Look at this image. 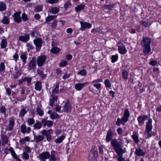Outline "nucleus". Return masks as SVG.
<instances>
[{"instance_id": "nucleus-5", "label": "nucleus", "mask_w": 161, "mask_h": 161, "mask_svg": "<svg viewBox=\"0 0 161 161\" xmlns=\"http://www.w3.org/2000/svg\"><path fill=\"white\" fill-rule=\"evenodd\" d=\"M33 42L36 46V50L39 51L40 50V48L42 46V40L40 38H37L34 39L33 40Z\"/></svg>"}, {"instance_id": "nucleus-47", "label": "nucleus", "mask_w": 161, "mask_h": 161, "mask_svg": "<svg viewBox=\"0 0 161 161\" xmlns=\"http://www.w3.org/2000/svg\"><path fill=\"white\" fill-rule=\"evenodd\" d=\"M114 7V5L113 4L104 5V8L109 10H112Z\"/></svg>"}, {"instance_id": "nucleus-13", "label": "nucleus", "mask_w": 161, "mask_h": 161, "mask_svg": "<svg viewBox=\"0 0 161 161\" xmlns=\"http://www.w3.org/2000/svg\"><path fill=\"white\" fill-rule=\"evenodd\" d=\"M21 12H16L14 14V19L15 22L17 23L21 22V19L20 16Z\"/></svg>"}, {"instance_id": "nucleus-45", "label": "nucleus", "mask_w": 161, "mask_h": 161, "mask_svg": "<svg viewBox=\"0 0 161 161\" xmlns=\"http://www.w3.org/2000/svg\"><path fill=\"white\" fill-rule=\"evenodd\" d=\"M31 79L32 78H31L25 77L21 80V83L24 81H26L28 84H30L31 82Z\"/></svg>"}, {"instance_id": "nucleus-23", "label": "nucleus", "mask_w": 161, "mask_h": 161, "mask_svg": "<svg viewBox=\"0 0 161 161\" xmlns=\"http://www.w3.org/2000/svg\"><path fill=\"white\" fill-rule=\"evenodd\" d=\"M135 153L138 156H143L145 154V153L143 152L140 148H137L136 149Z\"/></svg>"}, {"instance_id": "nucleus-58", "label": "nucleus", "mask_w": 161, "mask_h": 161, "mask_svg": "<svg viewBox=\"0 0 161 161\" xmlns=\"http://www.w3.org/2000/svg\"><path fill=\"white\" fill-rule=\"evenodd\" d=\"M5 65L2 62L0 64V71H3L5 69Z\"/></svg>"}, {"instance_id": "nucleus-35", "label": "nucleus", "mask_w": 161, "mask_h": 161, "mask_svg": "<svg viewBox=\"0 0 161 161\" xmlns=\"http://www.w3.org/2000/svg\"><path fill=\"white\" fill-rule=\"evenodd\" d=\"M60 50L59 48L54 47H53L50 51L51 52L53 53H57L60 52Z\"/></svg>"}, {"instance_id": "nucleus-59", "label": "nucleus", "mask_w": 161, "mask_h": 161, "mask_svg": "<svg viewBox=\"0 0 161 161\" xmlns=\"http://www.w3.org/2000/svg\"><path fill=\"white\" fill-rule=\"evenodd\" d=\"M23 158L26 159H28L29 158V154L26 152H24L23 154Z\"/></svg>"}, {"instance_id": "nucleus-51", "label": "nucleus", "mask_w": 161, "mask_h": 161, "mask_svg": "<svg viewBox=\"0 0 161 161\" xmlns=\"http://www.w3.org/2000/svg\"><path fill=\"white\" fill-rule=\"evenodd\" d=\"M67 64V62L65 60H62L59 64L60 67H63L65 66Z\"/></svg>"}, {"instance_id": "nucleus-62", "label": "nucleus", "mask_w": 161, "mask_h": 161, "mask_svg": "<svg viewBox=\"0 0 161 161\" xmlns=\"http://www.w3.org/2000/svg\"><path fill=\"white\" fill-rule=\"evenodd\" d=\"M6 111L5 108L4 106L1 107L0 108V111L3 113H5Z\"/></svg>"}, {"instance_id": "nucleus-60", "label": "nucleus", "mask_w": 161, "mask_h": 161, "mask_svg": "<svg viewBox=\"0 0 161 161\" xmlns=\"http://www.w3.org/2000/svg\"><path fill=\"white\" fill-rule=\"evenodd\" d=\"M71 3L69 1H67L64 5V7L65 9H67L68 7L71 5Z\"/></svg>"}, {"instance_id": "nucleus-26", "label": "nucleus", "mask_w": 161, "mask_h": 161, "mask_svg": "<svg viewBox=\"0 0 161 161\" xmlns=\"http://www.w3.org/2000/svg\"><path fill=\"white\" fill-rule=\"evenodd\" d=\"M57 99V96H51V97L50 98V101L49 103L50 105L51 106L53 105L54 101H56Z\"/></svg>"}, {"instance_id": "nucleus-8", "label": "nucleus", "mask_w": 161, "mask_h": 161, "mask_svg": "<svg viewBox=\"0 0 161 161\" xmlns=\"http://www.w3.org/2000/svg\"><path fill=\"white\" fill-rule=\"evenodd\" d=\"M36 58L33 57L31 61L29 63L28 68L29 70L31 69H34L35 68L36 66Z\"/></svg>"}, {"instance_id": "nucleus-46", "label": "nucleus", "mask_w": 161, "mask_h": 161, "mask_svg": "<svg viewBox=\"0 0 161 161\" xmlns=\"http://www.w3.org/2000/svg\"><path fill=\"white\" fill-rule=\"evenodd\" d=\"M36 111L37 113V114H38L39 116H42L44 112L42 110L41 108H40L39 107H37Z\"/></svg>"}, {"instance_id": "nucleus-53", "label": "nucleus", "mask_w": 161, "mask_h": 161, "mask_svg": "<svg viewBox=\"0 0 161 161\" xmlns=\"http://www.w3.org/2000/svg\"><path fill=\"white\" fill-rule=\"evenodd\" d=\"M21 131L23 133L26 132V126L25 125H23L21 127Z\"/></svg>"}, {"instance_id": "nucleus-54", "label": "nucleus", "mask_w": 161, "mask_h": 161, "mask_svg": "<svg viewBox=\"0 0 161 161\" xmlns=\"http://www.w3.org/2000/svg\"><path fill=\"white\" fill-rule=\"evenodd\" d=\"M22 17L24 21H26L28 20L29 19L27 17V15L25 13H23L22 14Z\"/></svg>"}, {"instance_id": "nucleus-6", "label": "nucleus", "mask_w": 161, "mask_h": 161, "mask_svg": "<svg viewBox=\"0 0 161 161\" xmlns=\"http://www.w3.org/2000/svg\"><path fill=\"white\" fill-rule=\"evenodd\" d=\"M52 132L51 130H43L42 131V133L43 135H45L47 137V140L48 142H50L52 139V137L51 133Z\"/></svg>"}, {"instance_id": "nucleus-15", "label": "nucleus", "mask_w": 161, "mask_h": 161, "mask_svg": "<svg viewBox=\"0 0 161 161\" xmlns=\"http://www.w3.org/2000/svg\"><path fill=\"white\" fill-rule=\"evenodd\" d=\"M147 118V116L145 115L140 116L137 118V120L140 125H142L144 124V121Z\"/></svg>"}, {"instance_id": "nucleus-40", "label": "nucleus", "mask_w": 161, "mask_h": 161, "mask_svg": "<svg viewBox=\"0 0 161 161\" xmlns=\"http://www.w3.org/2000/svg\"><path fill=\"white\" fill-rule=\"evenodd\" d=\"M34 129H39L41 127L42 124L40 122H38L34 125Z\"/></svg>"}, {"instance_id": "nucleus-7", "label": "nucleus", "mask_w": 161, "mask_h": 161, "mask_svg": "<svg viewBox=\"0 0 161 161\" xmlns=\"http://www.w3.org/2000/svg\"><path fill=\"white\" fill-rule=\"evenodd\" d=\"M46 60V57L45 55H42L38 57L37 61L38 66H42Z\"/></svg>"}, {"instance_id": "nucleus-56", "label": "nucleus", "mask_w": 161, "mask_h": 161, "mask_svg": "<svg viewBox=\"0 0 161 161\" xmlns=\"http://www.w3.org/2000/svg\"><path fill=\"white\" fill-rule=\"evenodd\" d=\"M59 0H46V2L47 3L53 4L56 3Z\"/></svg>"}, {"instance_id": "nucleus-4", "label": "nucleus", "mask_w": 161, "mask_h": 161, "mask_svg": "<svg viewBox=\"0 0 161 161\" xmlns=\"http://www.w3.org/2000/svg\"><path fill=\"white\" fill-rule=\"evenodd\" d=\"M129 116L130 113L129 110L128 109H126L125 110L123 117L121 119L118 118L116 124L118 126H119L120 123L123 125H125V122L128 121Z\"/></svg>"}, {"instance_id": "nucleus-50", "label": "nucleus", "mask_w": 161, "mask_h": 161, "mask_svg": "<svg viewBox=\"0 0 161 161\" xmlns=\"http://www.w3.org/2000/svg\"><path fill=\"white\" fill-rule=\"evenodd\" d=\"M29 125H33L34 123L35 120L33 118H29L27 121Z\"/></svg>"}, {"instance_id": "nucleus-20", "label": "nucleus", "mask_w": 161, "mask_h": 161, "mask_svg": "<svg viewBox=\"0 0 161 161\" xmlns=\"http://www.w3.org/2000/svg\"><path fill=\"white\" fill-rule=\"evenodd\" d=\"M14 125V120L12 119H10L9 120V124L7 126L8 130H11L13 129Z\"/></svg>"}, {"instance_id": "nucleus-22", "label": "nucleus", "mask_w": 161, "mask_h": 161, "mask_svg": "<svg viewBox=\"0 0 161 161\" xmlns=\"http://www.w3.org/2000/svg\"><path fill=\"white\" fill-rule=\"evenodd\" d=\"M20 58L22 61L23 64L24 65L26 63V60L27 58V54L25 53H22L20 56Z\"/></svg>"}, {"instance_id": "nucleus-25", "label": "nucleus", "mask_w": 161, "mask_h": 161, "mask_svg": "<svg viewBox=\"0 0 161 161\" xmlns=\"http://www.w3.org/2000/svg\"><path fill=\"white\" fill-rule=\"evenodd\" d=\"M34 138L35 142L37 143L42 141L44 139V137L42 136H35Z\"/></svg>"}, {"instance_id": "nucleus-18", "label": "nucleus", "mask_w": 161, "mask_h": 161, "mask_svg": "<svg viewBox=\"0 0 161 161\" xmlns=\"http://www.w3.org/2000/svg\"><path fill=\"white\" fill-rule=\"evenodd\" d=\"M88 84V82H86L83 83H77L75 85V88L77 91H80L82 87L86 84Z\"/></svg>"}, {"instance_id": "nucleus-1", "label": "nucleus", "mask_w": 161, "mask_h": 161, "mask_svg": "<svg viewBox=\"0 0 161 161\" xmlns=\"http://www.w3.org/2000/svg\"><path fill=\"white\" fill-rule=\"evenodd\" d=\"M151 39L147 37H143L141 42V44L143 47V53L146 54H148L151 51L150 44Z\"/></svg>"}, {"instance_id": "nucleus-43", "label": "nucleus", "mask_w": 161, "mask_h": 161, "mask_svg": "<svg viewBox=\"0 0 161 161\" xmlns=\"http://www.w3.org/2000/svg\"><path fill=\"white\" fill-rule=\"evenodd\" d=\"M77 74L82 76H85L86 75V71L85 69H82L78 72Z\"/></svg>"}, {"instance_id": "nucleus-41", "label": "nucleus", "mask_w": 161, "mask_h": 161, "mask_svg": "<svg viewBox=\"0 0 161 161\" xmlns=\"http://www.w3.org/2000/svg\"><path fill=\"white\" fill-rule=\"evenodd\" d=\"M2 145H4L5 144H7L8 143V138L6 136H4L2 138Z\"/></svg>"}, {"instance_id": "nucleus-32", "label": "nucleus", "mask_w": 161, "mask_h": 161, "mask_svg": "<svg viewBox=\"0 0 161 161\" xmlns=\"http://www.w3.org/2000/svg\"><path fill=\"white\" fill-rule=\"evenodd\" d=\"M59 11V8L57 7H53L51 8V10L50 11V12L52 13L53 14H56L58 13Z\"/></svg>"}, {"instance_id": "nucleus-37", "label": "nucleus", "mask_w": 161, "mask_h": 161, "mask_svg": "<svg viewBox=\"0 0 161 161\" xmlns=\"http://www.w3.org/2000/svg\"><path fill=\"white\" fill-rule=\"evenodd\" d=\"M140 22L141 23V24L145 27L149 26L150 25V23L149 22L148 20H147L145 21H141Z\"/></svg>"}, {"instance_id": "nucleus-63", "label": "nucleus", "mask_w": 161, "mask_h": 161, "mask_svg": "<svg viewBox=\"0 0 161 161\" xmlns=\"http://www.w3.org/2000/svg\"><path fill=\"white\" fill-rule=\"evenodd\" d=\"M93 86L97 89H99L101 88V84L100 83L95 84L93 85Z\"/></svg>"}, {"instance_id": "nucleus-29", "label": "nucleus", "mask_w": 161, "mask_h": 161, "mask_svg": "<svg viewBox=\"0 0 161 161\" xmlns=\"http://www.w3.org/2000/svg\"><path fill=\"white\" fill-rule=\"evenodd\" d=\"M65 137L64 136H60L59 138L56 139L55 141V142L56 144H59L61 143L64 139Z\"/></svg>"}, {"instance_id": "nucleus-3", "label": "nucleus", "mask_w": 161, "mask_h": 161, "mask_svg": "<svg viewBox=\"0 0 161 161\" xmlns=\"http://www.w3.org/2000/svg\"><path fill=\"white\" fill-rule=\"evenodd\" d=\"M152 123V119H148V121L146 123L145 134V135L147 136V138H149L152 136H155L156 135V133H153V132H152L150 133L153 128Z\"/></svg>"}, {"instance_id": "nucleus-24", "label": "nucleus", "mask_w": 161, "mask_h": 161, "mask_svg": "<svg viewBox=\"0 0 161 161\" xmlns=\"http://www.w3.org/2000/svg\"><path fill=\"white\" fill-rule=\"evenodd\" d=\"M35 89L37 91H40L42 89V82L40 81H37L35 84Z\"/></svg>"}, {"instance_id": "nucleus-19", "label": "nucleus", "mask_w": 161, "mask_h": 161, "mask_svg": "<svg viewBox=\"0 0 161 161\" xmlns=\"http://www.w3.org/2000/svg\"><path fill=\"white\" fill-rule=\"evenodd\" d=\"M7 45V39L4 36L2 37V40L1 42V48H5L6 47Z\"/></svg>"}, {"instance_id": "nucleus-49", "label": "nucleus", "mask_w": 161, "mask_h": 161, "mask_svg": "<svg viewBox=\"0 0 161 161\" xmlns=\"http://www.w3.org/2000/svg\"><path fill=\"white\" fill-rule=\"evenodd\" d=\"M21 75V73L20 71H18L15 73H14L13 74V75L14 78L17 79Z\"/></svg>"}, {"instance_id": "nucleus-28", "label": "nucleus", "mask_w": 161, "mask_h": 161, "mask_svg": "<svg viewBox=\"0 0 161 161\" xmlns=\"http://www.w3.org/2000/svg\"><path fill=\"white\" fill-rule=\"evenodd\" d=\"M122 78L123 79L126 80L128 78V73L125 70H124L122 73Z\"/></svg>"}, {"instance_id": "nucleus-48", "label": "nucleus", "mask_w": 161, "mask_h": 161, "mask_svg": "<svg viewBox=\"0 0 161 161\" xmlns=\"http://www.w3.org/2000/svg\"><path fill=\"white\" fill-rule=\"evenodd\" d=\"M104 83L106 87L109 88L111 87V84L109 80H106L104 81Z\"/></svg>"}, {"instance_id": "nucleus-14", "label": "nucleus", "mask_w": 161, "mask_h": 161, "mask_svg": "<svg viewBox=\"0 0 161 161\" xmlns=\"http://www.w3.org/2000/svg\"><path fill=\"white\" fill-rule=\"evenodd\" d=\"M90 154L92 153V157L90 156L88 158L89 160L90 161H94V159L98 157V153L97 151H91L90 152ZM91 155V154H90Z\"/></svg>"}, {"instance_id": "nucleus-2", "label": "nucleus", "mask_w": 161, "mask_h": 161, "mask_svg": "<svg viewBox=\"0 0 161 161\" xmlns=\"http://www.w3.org/2000/svg\"><path fill=\"white\" fill-rule=\"evenodd\" d=\"M111 145L118 156L122 155L123 154L125 153V151L121 147V145L116 140L112 139L111 141Z\"/></svg>"}, {"instance_id": "nucleus-39", "label": "nucleus", "mask_w": 161, "mask_h": 161, "mask_svg": "<svg viewBox=\"0 0 161 161\" xmlns=\"http://www.w3.org/2000/svg\"><path fill=\"white\" fill-rule=\"evenodd\" d=\"M132 137L136 143H137L139 142L138 136L135 134H133L132 135Z\"/></svg>"}, {"instance_id": "nucleus-30", "label": "nucleus", "mask_w": 161, "mask_h": 161, "mask_svg": "<svg viewBox=\"0 0 161 161\" xmlns=\"http://www.w3.org/2000/svg\"><path fill=\"white\" fill-rule=\"evenodd\" d=\"M84 5H79L75 8V9L76 12H78L82 10H83L84 8Z\"/></svg>"}, {"instance_id": "nucleus-16", "label": "nucleus", "mask_w": 161, "mask_h": 161, "mask_svg": "<svg viewBox=\"0 0 161 161\" xmlns=\"http://www.w3.org/2000/svg\"><path fill=\"white\" fill-rule=\"evenodd\" d=\"M29 35L28 34L24 36H20L19 37V40L24 42H27L29 40Z\"/></svg>"}, {"instance_id": "nucleus-38", "label": "nucleus", "mask_w": 161, "mask_h": 161, "mask_svg": "<svg viewBox=\"0 0 161 161\" xmlns=\"http://www.w3.org/2000/svg\"><path fill=\"white\" fill-rule=\"evenodd\" d=\"M50 117L52 119H57L59 117V115L56 113L53 112L50 115Z\"/></svg>"}, {"instance_id": "nucleus-31", "label": "nucleus", "mask_w": 161, "mask_h": 161, "mask_svg": "<svg viewBox=\"0 0 161 161\" xmlns=\"http://www.w3.org/2000/svg\"><path fill=\"white\" fill-rule=\"evenodd\" d=\"M57 17L56 15H48L46 19V21L47 22H49L55 19Z\"/></svg>"}, {"instance_id": "nucleus-64", "label": "nucleus", "mask_w": 161, "mask_h": 161, "mask_svg": "<svg viewBox=\"0 0 161 161\" xmlns=\"http://www.w3.org/2000/svg\"><path fill=\"white\" fill-rule=\"evenodd\" d=\"M6 92L8 96H10L11 94V91L9 88H6Z\"/></svg>"}, {"instance_id": "nucleus-55", "label": "nucleus", "mask_w": 161, "mask_h": 161, "mask_svg": "<svg viewBox=\"0 0 161 161\" xmlns=\"http://www.w3.org/2000/svg\"><path fill=\"white\" fill-rule=\"evenodd\" d=\"M118 59V56L117 55H113L112 56V63H114Z\"/></svg>"}, {"instance_id": "nucleus-12", "label": "nucleus", "mask_w": 161, "mask_h": 161, "mask_svg": "<svg viewBox=\"0 0 161 161\" xmlns=\"http://www.w3.org/2000/svg\"><path fill=\"white\" fill-rule=\"evenodd\" d=\"M50 157V154L49 152L46 151L43 152L39 156V159H47Z\"/></svg>"}, {"instance_id": "nucleus-11", "label": "nucleus", "mask_w": 161, "mask_h": 161, "mask_svg": "<svg viewBox=\"0 0 161 161\" xmlns=\"http://www.w3.org/2000/svg\"><path fill=\"white\" fill-rule=\"evenodd\" d=\"M63 108V111L64 112H70L71 111L72 108L69 100H67Z\"/></svg>"}, {"instance_id": "nucleus-61", "label": "nucleus", "mask_w": 161, "mask_h": 161, "mask_svg": "<svg viewBox=\"0 0 161 161\" xmlns=\"http://www.w3.org/2000/svg\"><path fill=\"white\" fill-rule=\"evenodd\" d=\"M122 155L118 156L117 157L118 161H125V158L122 157Z\"/></svg>"}, {"instance_id": "nucleus-36", "label": "nucleus", "mask_w": 161, "mask_h": 161, "mask_svg": "<svg viewBox=\"0 0 161 161\" xmlns=\"http://www.w3.org/2000/svg\"><path fill=\"white\" fill-rule=\"evenodd\" d=\"M6 8L5 4L2 2H0V10L2 11L5 10Z\"/></svg>"}, {"instance_id": "nucleus-33", "label": "nucleus", "mask_w": 161, "mask_h": 161, "mask_svg": "<svg viewBox=\"0 0 161 161\" xmlns=\"http://www.w3.org/2000/svg\"><path fill=\"white\" fill-rule=\"evenodd\" d=\"M28 110H26L25 108H22L19 114V117H23L25 114L28 111Z\"/></svg>"}, {"instance_id": "nucleus-44", "label": "nucleus", "mask_w": 161, "mask_h": 161, "mask_svg": "<svg viewBox=\"0 0 161 161\" xmlns=\"http://www.w3.org/2000/svg\"><path fill=\"white\" fill-rule=\"evenodd\" d=\"M2 22L4 24H8L9 23V20L7 17L4 16L3 18L2 19Z\"/></svg>"}, {"instance_id": "nucleus-42", "label": "nucleus", "mask_w": 161, "mask_h": 161, "mask_svg": "<svg viewBox=\"0 0 161 161\" xmlns=\"http://www.w3.org/2000/svg\"><path fill=\"white\" fill-rule=\"evenodd\" d=\"M37 72L41 78H45L46 77V75L43 73V72L42 70L38 69Z\"/></svg>"}, {"instance_id": "nucleus-52", "label": "nucleus", "mask_w": 161, "mask_h": 161, "mask_svg": "<svg viewBox=\"0 0 161 161\" xmlns=\"http://www.w3.org/2000/svg\"><path fill=\"white\" fill-rule=\"evenodd\" d=\"M42 8L43 7L42 5H37L35 8V10L37 12H40L42 10Z\"/></svg>"}, {"instance_id": "nucleus-34", "label": "nucleus", "mask_w": 161, "mask_h": 161, "mask_svg": "<svg viewBox=\"0 0 161 161\" xmlns=\"http://www.w3.org/2000/svg\"><path fill=\"white\" fill-rule=\"evenodd\" d=\"M56 153L54 151H52L51 152V154L50 155V161H55L56 160V158H55L54 154Z\"/></svg>"}, {"instance_id": "nucleus-10", "label": "nucleus", "mask_w": 161, "mask_h": 161, "mask_svg": "<svg viewBox=\"0 0 161 161\" xmlns=\"http://www.w3.org/2000/svg\"><path fill=\"white\" fill-rule=\"evenodd\" d=\"M113 135V131L111 129H109L107 131L106 137V141L107 142H109L112 139Z\"/></svg>"}, {"instance_id": "nucleus-17", "label": "nucleus", "mask_w": 161, "mask_h": 161, "mask_svg": "<svg viewBox=\"0 0 161 161\" xmlns=\"http://www.w3.org/2000/svg\"><path fill=\"white\" fill-rule=\"evenodd\" d=\"M42 123L44 126H47L48 127H51L53 125V122L51 120H47L43 119L42 120Z\"/></svg>"}, {"instance_id": "nucleus-9", "label": "nucleus", "mask_w": 161, "mask_h": 161, "mask_svg": "<svg viewBox=\"0 0 161 161\" xmlns=\"http://www.w3.org/2000/svg\"><path fill=\"white\" fill-rule=\"evenodd\" d=\"M80 23L81 25L80 30L82 31L84 30L85 28H90L92 27V24L90 23L83 21H80Z\"/></svg>"}, {"instance_id": "nucleus-21", "label": "nucleus", "mask_w": 161, "mask_h": 161, "mask_svg": "<svg viewBox=\"0 0 161 161\" xmlns=\"http://www.w3.org/2000/svg\"><path fill=\"white\" fill-rule=\"evenodd\" d=\"M118 49L120 53L122 54H125L127 52L125 47L123 45L119 46Z\"/></svg>"}, {"instance_id": "nucleus-27", "label": "nucleus", "mask_w": 161, "mask_h": 161, "mask_svg": "<svg viewBox=\"0 0 161 161\" xmlns=\"http://www.w3.org/2000/svg\"><path fill=\"white\" fill-rule=\"evenodd\" d=\"M59 87V86L58 84H57L55 88L53 90L52 92V95L51 96H54V95L58 93L59 92L58 88Z\"/></svg>"}, {"instance_id": "nucleus-57", "label": "nucleus", "mask_w": 161, "mask_h": 161, "mask_svg": "<svg viewBox=\"0 0 161 161\" xmlns=\"http://www.w3.org/2000/svg\"><path fill=\"white\" fill-rule=\"evenodd\" d=\"M57 21L56 19L51 23V26L53 28H55L57 25Z\"/></svg>"}]
</instances>
